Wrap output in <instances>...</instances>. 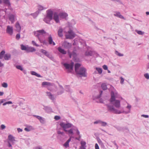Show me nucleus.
Returning <instances> with one entry per match:
<instances>
[{
	"mask_svg": "<svg viewBox=\"0 0 149 149\" xmlns=\"http://www.w3.org/2000/svg\"><path fill=\"white\" fill-rule=\"evenodd\" d=\"M110 89L111 91V98L110 100V104L106 105L108 111L118 114L130 113L131 106L127 104V105L126 107L128 110L127 111H124L123 108L121 107L120 100L116 99V98L120 97L119 95L112 86L110 85Z\"/></svg>",
	"mask_w": 149,
	"mask_h": 149,
	"instance_id": "1",
	"label": "nucleus"
},
{
	"mask_svg": "<svg viewBox=\"0 0 149 149\" xmlns=\"http://www.w3.org/2000/svg\"><path fill=\"white\" fill-rule=\"evenodd\" d=\"M81 64L76 63L75 65V70L77 74L80 77H86L87 76L86 70L83 67H80Z\"/></svg>",
	"mask_w": 149,
	"mask_h": 149,
	"instance_id": "2",
	"label": "nucleus"
},
{
	"mask_svg": "<svg viewBox=\"0 0 149 149\" xmlns=\"http://www.w3.org/2000/svg\"><path fill=\"white\" fill-rule=\"evenodd\" d=\"M34 35L38 37L39 40L41 42V40L40 38L42 36L44 35L45 34H48L44 30L41 29L35 31L33 32Z\"/></svg>",
	"mask_w": 149,
	"mask_h": 149,
	"instance_id": "3",
	"label": "nucleus"
},
{
	"mask_svg": "<svg viewBox=\"0 0 149 149\" xmlns=\"http://www.w3.org/2000/svg\"><path fill=\"white\" fill-rule=\"evenodd\" d=\"M75 33L73 31L70 29L65 34V38L67 39H72L74 38L76 36Z\"/></svg>",
	"mask_w": 149,
	"mask_h": 149,
	"instance_id": "4",
	"label": "nucleus"
},
{
	"mask_svg": "<svg viewBox=\"0 0 149 149\" xmlns=\"http://www.w3.org/2000/svg\"><path fill=\"white\" fill-rule=\"evenodd\" d=\"M60 125L63 129L64 130L65 132L68 131V130H66V129L74 127L72 124L68 122H67L66 123L62 122L60 124Z\"/></svg>",
	"mask_w": 149,
	"mask_h": 149,
	"instance_id": "5",
	"label": "nucleus"
},
{
	"mask_svg": "<svg viewBox=\"0 0 149 149\" xmlns=\"http://www.w3.org/2000/svg\"><path fill=\"white\" fill-rule=\"evenodd\" d=\"M63 65L65 67V68L68 70V72H71L73 70L74 63H71L70 64L64 63Z\"/></svg>",
	"mask_w": 149,
	"mask_h": 149,
	"instance_id": "6",
	"label": "nucleus"
},
{
	"mask_svg": "<svg viewBox=\"0 0 149 149\" xmlns=\"http://www.w3.org/2000/svg\"><path fill=\"white\" fill-rule=\"evenodd\" d=\"M62 46L66 49H69L70 48L72 47V44L71 43L68 42L66 41H64L62 42Z\"/></svg>",
	"mask_w": 149,
	"mask_h": 149,
	"instance_id": "7",
	"label": "nucleus"
},
{
	"mask_svg": "<svg viewBox=\"0 0 149 149\" xmlns=\"http://www.w3.org/2000/svg\"><path fill=\"white\" fill-rule=\"evenodd\" d=\"M6 33L10 35H12L13 32V27L12 26H8L7 27Z\"/></svg>",
	"mask_w": 149,
	"mask_h": 149,
	"instance_id": "8",
	"label": "nucleus"
},
{
	"mask_svg": "<svg viewBox=\"0 0 149 149\" xmlns=\"http://www.w3.org/2000/svg\"><path fill=\"white\" fill-rule=\"evenodd\" d=\"M42 85L43 86H47V87L55 86V85L54 83L46 81L42 82Z\"/></svg>",
	"mask_w": 149,
	"mask_h": 149,
	"instance_id": "9",
	"label": "nucleus"
},
{
	"mask_svg": "<svg viewBox=\"0 0 149 149\" xmlns=\"http://www.w3.org/2000/svg\"><path fill=\"white\" fill-rule=\"evenodd\" d=\"M40 51L42 53L45 54L49 58L52 59L53 58V57L49 54L48 52L45 50L43 49H41L40 50Z\"/></svg>",
	"mask_w": 149,
	"mask_h": 149,
	"instance_id": "10",
	"label": "nucleus"
},
{
	"mask_svg": "<svg viewBox=\"0 0 149 149\" xmlns=\"http://www.w3.org/2000/svg\"><path fill=\"white\" fill-rule=\"evenodd\" d=\"M53 11L51 10H48L47 11L46 16L50 19H53Z\"/></svg>",
	"mask_w": 149,
	"mask_h": 149,
	"instance_id": "11",
	"label": "nucleus"
},
{
	"mask_svg": "<svg viewBox=\"0 0 149 149\" xmlns=\"http://www.w3.org/2000/svg\"><path fill=\"white\" fill-rule=\"evenodd\" d=\"M15 26L16 31L18 32H19L21 30V27L19 22H17L16 23Z\"/></svg>",
	"mask_w": 149,
	"mask_h": 149,
	"instance_id": "12",
	"label": "nucleus"
},
{
	"mask_svg": "<svg viewBox=\"0 0 149 149\" xmlns=\"http://www.w3.org/2000/svg\"><path fill=\"white\" fill-rule=\"evenodd\" d=\"M46 94H47V95L48 96L49 99L52 100H55L56 98L50 92H46Z\"/></svg>",
	"mask_w": 149,
	"mask_h": 149,
	"instance_id": "13",
	"label": "nucleus"
},
{
	"mask_svg": "<svg viewBox=\"0 0 149 149\" xmlns=\"http://www.w3.org/2000/svg\"><path fill=\"white\" fill-rule=\"evenodd\" d=\"M59 16L56 13H55L54 15L53 19L56 23H59L60 22L59 19Z\"/></svg>",
	"mask_w": 149,
	"mask_h": 149,
	"instance_id": "14",
	"label": "nucleus"
},
{
	"mask_svg": "<svg viewBox=\"0 0 149 149\" xmlns=\"http://www.w3.org/2000/svg\"><path fill=\"white\" fill-rule=\"evenodd\" d=\"M33 116L35 117H36V118H37L39 121H40V123H42L44 124L45 123V119L43 118V117L38 116H37V115H33Z\"/></svg>",
	"mask_w": 149,
	"mask_h": 149,
	"instance_id": "15",
	"label": "nucleus"
},
{
	"mask_svg": "<svg viewBox=\"0 0 149 149\" xmlns=\"http://www.w3.org/2000/svg\"><path fill=\"white\" fill-rule=\"evenodd\" d=\"M48 40L49 44L50 45L52 44L53 45H55V43L53 40V39L51 35H49V37Z\"/></svg>",
	"mask_w": 149,
	"mask_h": 149,
	"instance_id": "16",
	"label": "nucleus"
},
{
	"mask_svg": "<svg viewBox=\"0 0 149 149\" xmlns=\"http://www.w3.org/2000/svg\"><path fill=\"white\" fill-rule=\"evenodd\" d=\"M58 15L60 18L64 19L68 15L65 13H61L58 14Z\"/></svg>",
	"mask_w": 149,
	"mask_h": 149,
	"instance_id": "17",
	"label": "nucleus"
},
{
	"mask_svg": "<svg viewBox=\"0 0 149 149\" xmlns=\"http://www.w3.org/2000/svg\"><path fill=\"white\" fill-rule=\"evenodd\" d=\"M15 15L13 14H10L9 16V19L12 23H13L15 22Z\"/></svg>",
	"mask_w": 149,
	"mask_h": 149,
	"instance_id": "18",
	"label": "nucleus"
},
{
	"mask_svg": "<svg viewBox=\"0 0 149 149\" xmlns=\"http://www.w3.org/2000/svg\"><path fill=\"white\" fill-rule=\"evenodd\" d=\"M58 50L60 53L63 54H65L67 53V51L61 47H58Z\"/></svg>",
	"mask_w": 149,
	"mask_h": 149,
	"instance_id": "19",
	"label": "nucleus"
},
{
	"mask_svg": "<svg viewBox=\"0 0 149 149\" xmlns=\"http://www.w3.org/2000/svg\"><path fill=\"white\" fill-rule=\"evenodd\" d=\"M63 30L61 27L59 28V29L58 31V34L59 37H62L63 36Z\"/></svg>",
	"mask_w": 149,
	"mask_h": 149,
	"instance_id": "20",
	"label": "nucleus"
},
{
	"mask_svg": "<svg viewBox=\"0 0 149 149\" xmlns=\"http://www.w3.org/2000/svg\"><path fill=\"white\" fill-rule=\"evenodd\" d=\"M114 15L115 16L118 17L121 19H125L124 17L120 14V13L119 12H116Z\"/></svg>",
	"mask_w": 149,
	"mask_h": 149,
	"instance_id": "21",
	"label": "nucleus"
},
{
	"mask_svg": "<svg viewBox=\"0 0 149 149\" xmlns=\"http://www.w3.org/2000/svg\"><path fill=\"white\" fill-rule=\"evenodd\" d=\"M3 2L6 5H7L8 8L10 9H11V4L9 0H3Z\"/></svg>",
	"mask_w": 149,
	"mask_h": 149,
	"instance_id": "22",
	"label": "nucleus"
},
{
	"mask_svg": "<svg viewBox=\"0 0 149 149\" xmlns=\"http://www.w3.org/2000/svg\"><path fill=\"white\" fill-rule=\"evenodd\" d=\"M36 50V49L33 47H28L26 51L28 52H32L35 51Z\"/></svg>",
	"mask_w": 149,
	"mask_h": 149,
	"instance_id": "23",
	"label": "nucleus"
},
{
	"mask_svg": "<svg viewBox=\"0 0 149 149\" xmlns=\"http://www.w3.org/2000/svg\"><path fill=\"white\" fill-rule=\"evenodd\" d=\"M52 19H50L47 17L46 16V17L45 18H44L43 20L46 23L49 24L50 23V21Z\"/></svg>",
	"mask_w": 149,
	"mask_h": 149,
	"instance_id": "24",
	"label": "nucleus"
},
{
	"mask_svg": "<svg viewBox=\"0 0 149 149\" xmlns=\"http://www.w3.org/2000/svg\"><path fill=\"white\" fill-rule=\"evenodd\" d=\"M43 109L45 110L47 113H50L52 111V109L48 107H44Z\"/></svg>",
	"mask_w": 149,
	"mask_h": 149,
	"instance_id": "25",
	"label": "nucleus"
},
{
	"mask_svg": "<svg viewBox=\"0 0 149 149\" xmlns=\"http://www.w3.org/2000/svg\"><path fill=\"white\" fill-rule=\"evenodd\" d=\"M71 136H70L69 139L64 144V146L67 148L69 146V142L71 141Z\"/></svg>",
	"mask_w": 149,
	"mask_h": 149,
	"instance_id": "26",
	"label": "nucleus"
},
{
	"mask_svg": "<svg viewBox=\"0 0 149 149\" xmlns=\"http://www.w3.org/2000/svg\"><path fill=\"white\" fill-rule=\"evenodd\" d=\"M116 128L119 131H123V132H124L125 130H127V132L129 131V130L127 128L125 129L120 127H117Z\"/></svg>",
	"mask_w": 149,
	"mask_h": 149,
	"instance_id": "27",
	"label": "nucleus"
},
{
	"mask_svg": "<svg viewBox=\"0 0 149 149\" xmlns=\"http://www.w3.org/2000/svg\"><path fill=\"white\" fill-rule=\"evenodd\" d=\"M3 57L4 58L5 60H8L10 58L11 55L9 54H5Z\"/></svg>",
	"mask_w": 149,
	"mask_h": 149,
	"instance_id": "28",
	"label": "nucleus"
},
{
	"mask_svg": "<svg viewBox=\"0 0 149 149\" xmlns=\"http://www.w3.org/2000/svg\"><path fill=\"white\" fill-rule=\"evenodd\" d=\"M80 143L81 144L80 147L82 148H85L86 149V143L84 141H81Z\"/></svg>",
	"mask_w": 149,
	"mask_h": 149,
	"instance_id": "29",
	"label": "nucleus"
},
{
	"mask_svg": "<svg viewBox=\"0 0 149 149\" xmlns=\"http://www.w3.org/2000/svg\"><path fill=\"white\" fill-rule=\"evenodd\" d=\"M60 91H59L57 92L58 95H60L63 93L64 92V89L63 87L61 86H60Z\"/></svg>",
	"mask_w": 149,
	"mask_h": 149,
	"instance_id": "30",
	"label": "nucleus"
},
{
	"mask_svg": "<svg viewBox=\"0 0 149 149\" xmlns=\"http://www.w3.org/2000/svg\"><path fill=\"white\" fill-rule=\"evenodd\" d=\"M31 73L32 75H35L38 77H41L40 75L38 74L36 72H35L34 71H31Z\"/></svg>",
	"mask_w": 149,
	"mask_h": 149,
	"instance_id": "31",
	"label": "nucleus"
},
{
	"mask_svg": "<svg viewBox=\"0 0 149 149\" xmlns=\"http://www.w3.org/2000/svg\"><path fill=\"white\" fill-rule=\"evenodd\" d=\"M8 138L9 140L12 142H13L15 141L14 138L11 135H9Z\"/></svg>",
	"mask_w": 149,
	"mask_h": 149,
	"instance_id": "32",
	"label": "nucleus"
},
{
	"mask_svg": "<svg viewBox=\"0 0 149 149\" xmlns=\"http://www.w3.org/2000/svg\"><path fill=\"white\" fill-rule=\"evenodd\" d=\"M92 54V52L91 51H88L85 53V55L86 56H91Z\"/></svg>",
	"mask_w": 149,
	"mask_h": 149,
	"instance_id": "33",
	"label": "nucleus"
},
{
	"mask_svg": "<svg viewBox=\"0 0 149 149\" xmlns=\"http://www.w3.org/2000/svg\"><path fill=\"white\" fill-rule=\"evenodd\" d=\"M33 129V128L31 126H29L28 127H27L25 128L24 129V130L26 131L29 132Z\"/></svg>",
	"mask_w": 149,
	"mask_h": 149,
	"instance_id": "34",
	"label": "nucleus"
},
{
	"mask_svg": "<svg viewBox=\"0 0 149 149\" xmlns=\"http://www.w3.org/2000/svg\"><path fill=\"white\" fill-rule=\"evenodd\" d=\"M101 87L104 90H105L107 88V85L105 83L102 84L101 85Z\"/></svg>",
	"mask_w": 149,
	"mask_h": 149,
	"instance_id": "35",
	"label": "nucleus"
},
{
	"mask_svg": "<svg viewBox=\"0 0 149 149\" xmlns=\"http://www.w3.org/2000/svg\"><path fill=\"white\" fill-rule=\"evenodd\" d=\"M95 69L99 74H101L102 73V68L97 67Z\"/></svg>",
	"mask_w": 149,
	"mask_h": 149,
	"instance_id": "36",
	"label": "nucleus"
},
{
	"mask_svg": "<svg viewBox=\"0 0 149 149\" xmlns=\"http://www.w3.org/2000/svg\"><path fill=\"white\" fill-rule=\"evenodd\" d=\"M39 13V12L38 11L34 13H32L31 15H32L34 18H36Z\"/></svg>",
	"mask_w": 149,
	"mask_h": 149,
	"instance_id": "37",
	"label": "nucleus"
},
{
	"mask_svg": "<svg viewBox=\"0 0 149 149\" xmlns=\"http://www.w3.org/2000/svg\"><path fill=\"white\" fill-rule=\"evenodd\" d=\"M5 52L4 51H2L0 54V58L2 59L5 55Z\"/></svg>",
	"mask_w": 149,
	"mask_h": 149,
	"instance_id": "38",
	"label": "nucleus"
},
{
	"mask_svg": "<svg viewBox=\"0 0 149 149\" xmlns=\"http://www.w3.org/2000/svg\"><path fill=\"white\" fill-rule=\"evenodd\" d=\"M28 47H26L23 45H21V49L22 50H25L26 51Z\"/></svg>",
	"mask_w": 149,
	"mask_h": 149,
	"instance_id": "39",
	"label": "nucleus"
},
{
	"mask_svg": "<svg viewBox=\"0 0 149 149\" xmlns=\"http://www.w3.org/2000/svg\"><path fill=\"white\" fill-rule=\"evenodd\" d=\"M100 124H101L102 126L104 127L106 126L107 125V123L101 121H100Z\"/></svg>",
	"mask_w": 149,
	"mask_h": 149,
	"instance_id": "40",
	"label": "nucleus"
},
{
	"mask_svg": "<svg viewBox=\"0 0 149 149\" xmlns=\"http://www.w3.org/2000/svg\"><path fill=\"white\" fill-rule=\"evenodd\" d=\"M69 134L73 135L74 133L73 132V130L72 129H71L70 130H68L67 132Z\"/></svg>",
	"mask_w": 149,
	"mask_h": 149,
	"instance_id": "41",
	"label": "nucleus"
},
{
	"mask_svg": "<svg viewBox=\"0 0 149 149\" xmlns=\"http://www.w3.org/2000/svg\"><path fill=\"white\" fill-rule=\"evenodd\" d=\"M16 68L17 69L19 70H21V71H23V68L22 66L21 65H17L16 66Z\"/></svg>",
	"mask_w": 149,
	"mask_h": 149,
	"instance_id": "42",
	"label": "nucleus"
},
{
	"mask_svg": "<svg viewBox=\"0 0 149 149\" xmlns=\"http://www.w3.org/2000/svg\"><path fill=\"white\" fill-rule=\"evenodd\" d=\"M38 10L40 11L42 10L45 8L42 6L41 5H39L38 7Z\"/></svg>",
	"mask_w": 149,
	"mask_h": 149,
	"instance_id": "43",
	"label": "nucleus"
},
{
	"mask_svg": "<svg viewBox=\"0 0 149 149\" xmlns=\"http://www.w3.org/2000/svg\"><path fill=\"white\" fill-rule=\"evenodd\" d=\"M2 86L4 88H6L8 87V85L6 83L3 82L2 84Z\"/></svg>",
	"mask_w": 149,
	"mask_h": 149,
	"instance_id": "44",
	"label": "nucleus"
},
{
	"mask_svg": "<svg viewBox=\"0 0 149 149\" xmlns=\"http://www.w3.org/2000/svg\"><path fill=\"white\" fill-rule=\"evenodd\" d=\"M115 54L116 55H117L118 56H123V54L119 53L117 51H116Z\"/></svg>",
	"mask_w": 149,
	"mask_h": 149,
	"instance_id": "45",
	"label": "nucleus"
},
{
	"mask_svg": "<svg viewBox=\"0 0 149 149\" xmlns=\"http://www.w3.org/2000/svg\"><path fill=\"white\" fill-rule=\"evenodd\" d=\"M144 76L146 79H149V74L148 73H146L144 74Z\"/></svg>",
	"mask_w": 149,
	"mask_h": 149,
	"instance_id": "46",
	"label": "nucleus"
},
{
	"mask_svg": "<svg viewBox=\"0 0 149 149\" xmlns=\"http://www.w3.org/2000/svg\"><path fill=\"white\" fill-rule=\"evenodd\" d=\"M12 103H13L12 102L9 101L4 103L3 104V106H5L7 104H12Z\"/></svg>",
	"mask_w": 149,
	"mask_h": 149,
	"instance_id": "47",
	"label": "nucleus"
},
{
	"mask_svg": "<svg viewBox=\"0 0 149 149\" xmlns=\"http://www.w3.org/2000/svg\"><path fill=\"white\" fill-rule=\"evenodd\" d=\"M20 37V34L19 33L17 34L16 36V38L17 40H19Z\"/></svg>",
	"mask_w": 149,
	"mask_h": 149,
	"instance_id": "48",
	"label": "nucleus"
},
{
	"mask_svg": "<svg viewBox=\"0 0 149 149\" xmlns=\"http://www.w3.org/2000/svg\"><path fill=\"white\" fill-rule=\"evenodd\" d=\"M6 127V126L4 125H1L0 126L1 130H3L5 129Z\"/></svg>",
	"mask_w": 149,
	"mask_h": 149,
	"instance_id": "49",
	"label": "nucleus"
},
{
	"mask_svg": "<svg viewBox=\"0 0 149 149\" xmlns=\"http://www.w3.org/2000/svg\"><path fill=\"white\" fill-rule=\"evenodd\" d=\"M32 44L34 46H37V47L39 46V45L37 44L34 41H33V40L32 41Z\"/></svg>",
	"mask_w": 149,
	"mask_h": 149,
	"instance_id": "50",
	"label": "nucleus"
},
{
	"mask_svg": "<svg viewBox=\"0 0 149 149\" xmlns=\"http://www.w3.org/2000/svg\"><path fill=\"white\" fill-rule=\"evenodd\" d=\"M120 83L121 84H123V82H124V79L122 77H120Z\"/></svg>",
	"mask_w": 149,
	"mask_h": 149,
	"instance_id": "51",
	"label": "nucleus"
},
{
	"mask_svg": "<svg viewBox=\"0 0 149 149\" xmlns=\"http://www.w3.org/2000/svg\"><path fill=\"white\" fill-rule=\"evenodd\" d=\"M102 68L105 70H107L108 69V67L107 65H104L102 66Z\"/></svg>",
	"mask_w": 149,
	"mask_h": 149,
	"instance_id": "52",
	"label": "nucleus"
},
{
	"mask_svg": "<svg viewBox=\"0 0 149 149\" xmlns=\"http://www.w3.org/2000/svg\"><path fill=\"white\" fill-rule=\"evenodd\" d=\"M60 117L58 116H55L54 117V118L56 120H59L60 119Z\"/></svg>",
	"mask_w": 149,
	"mask_h": 149,
	"instance_id": "53",
	"label": "nucleus"
},
{
	"mask_svg": "<svg viewBox=\"0 0 149 149\" xmlns=\"http://www.w3.org/2000/svg\"><path fill=\"white\" fill-rule=\"evenodd\" d=\"M57 133L58 134H61L63 135H64V133L63 132H61L60 131H58L57 132Z\"/></svg>",
	"mask_w": 149,
	"mask_h": 149,
	"instance_id": "54",
	"label": "nucleus"
},
{
	"mask_svg": "<svg viewBox=\"0 0 149 149\" xmlns=\"http://www.w3.org/2000/svg\"><path fill=\"white\" fill-rule=\"evenodd\" d=\"M141 116L142 117H143L145 118H149V116L148 115H141Z\"/></svg>",
	"mask_w": 149,
	"mask_h": 149,
	"instance_id": "55",
	"label": "nucleus"
},
{
	"mask_svg": "<svg viewBox=\"0 0 149 149\" xmlns=\"http://www.w3.org/2000/svg\"><path fill=\"white\" fill-rule=\"evenodd\" d=\"M100 121H101V120H97V121L94 122V124H98V123L100 124Z\"/></svg>",
	"mask_w": 149,
	"mask_h": 149,
	"instance_id": "56",
	"label": "nucleus"
},
{
	"mask_svg": "<svg viewBox=\"0 0 149 149\" xmlns=\"http://www.w3.org/2000/svg\"><path fill=\"white\" fill-rule=\"evenodd\" d=\"M95 149H99V146L97 143H96L95 145Z\"/></svg>",
	"mask_w": 149,
	"mask_h": 149,
	"instance_id": "57",
	"label": "nucleus"
},
{
	"mask_svg": "<svg viewBox=\"0 0 149 149\" xmlns=\"http://www.w3.org/2000/svg\"><path fill=\"white\" fill-rule=\"evenodd\" d=\"M17 130L18 132H22V130L20 128H17Z\"/></svg>",
	"mask_w": 149,
	"mask_h": 149,
	"instance_id": "58",
	"label": "nucleus"
},
{
	"mask_svg": "<svg viewBox=\"0 0 149 149\" xmlns=\"http://www.w3.org/2000/svg\"><path fill=\"white\" fill-rule=\"evenodd\" d=\"M68 53L69 54V57L71 58V57H72V54L71 53H70L69 51H68Z\"/></svg>",
	"mask_w": 149,
	"mask_h": 149,
	"instance_id": "59",
	"label": "nucleus"
},
{
	"mask_svg": "<svg viewBox=\"0 0 149 149\" xmlns=\"http://www.w3.org/2000/svg\"><path fill=\"white\" fill-rule=\"evenodd\" d=\"M76 132H77V134L78 135H79L80 132H79V131L77 129Z\"/></svg>",
	"mask_w": 149,
	"mask_h": 149,
	"instance_id": "60",
	"label": "nucleus"
},
{
	"mask_svg": "<svg viewBox=\"0 0 149 149\" xmlns=\"http://www.w3.org/2000/svg\"><path fill=\"white\" fill-rule=\"evenodd\" d=\"M3 64L0 61V67H2L3 66Z\"/></svg>",
	"mask_w": 149,
	"mask_h": 149,
	"instance_id": "61",
	"label": "nucleus"
},
{
	"mask_svg": "<svg viewBox=\"0 0 149 149\" xmlns=\"http://www.w3.org/2000/svg\"><path fill=\"white\" fill-rule=\"evenodd\" d=\"M102 91H100V96L98 97V98L100 97H101V95H102Z\"/></svg>",
	"mask_w": 149,
	"mask_h": 149,
	"instance_id": "62",
	"label": "nucleus"
},
{
	"mask_svg": "<svg viewBox=\"0 0 149 149\" xmlns=\"http://www.w3.org/2000/svg\"><path fill=\"white\" fill-rule=\"evenodd\" d=\"M3 92H0V96H2L3 94Z\"/></svg>",
	"mask_w": 149,
	"mask_h": 149,
	"instance_id": "63",
	"label": "nucleus"
},
{
	"mask_svg": "<svg viewBox=\"0 0 149 149\" xmlns=\"http://www.w3.org/2000/svg\"><path fill=\"white\" fill-rule=\"evenodd\" d=\"M35 149H42V148L39 147H37L35 148Z\"/></svg>",
	"mask_w": 149,
	"mask_h": 149,
	"instance_id": "64",
	"label": "nucleus"
}]
</instances>
